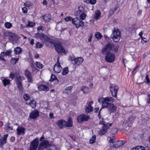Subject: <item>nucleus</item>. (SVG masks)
Here are the masks:
<instances>
[{
  "label": "nucleus",
  "instance_id": "1",
  "mask_svg": "<svg viewBox=\"0 0 150 150\" xmlns=\"http://www.w3.org/2000/svg\"><path fill=\"white\" fill-rule=\"evenodd\" d=\"M118 47L117 46L112 44L108 43L104 46L101 50V53L103 54H106L105 59V61L109 63L113 62L115 59V55L110 51L117 52L118 51Z\"/></svg>",
  "mask_w": 150,
  "mask_h": 150
},
{
  "label": "nucleus",
  "instance_id": "2",
  "mask_svg": "<svg viewBox=\"0 0 150 150\" xmlns=\"http://www.w3.org/2000/svg\"><path fill=\"white\" fill-rule=\"evenodd\" d=\"M45 42L46 44L47 42H49L50 43L53 45L54 46L55 50H56L58 54H61L62 53H65V51L64 49L62 47L60 43L59 42L53 40L50 38H45Z\"/></svg>",
  "mask_w": 150,
  "mask_h": 150
},
{
  "label": "nucleus",
  "instance_id": "3",
  "mask_svg": "<svg viewBox=\"0 0 150 150\" xmlns=\"http://www.w3.org/2000/svg\"><path fill=\"white\" fill-rule=\"evenodd\" d=\"M68 60L74 62L73 63L75 67H77L81 64L83 61V59L82 57H78L75 58L73 56H69Z\"/></svg>",
  "mask_w": 150,
  "mask_h": 150
},
{
  "label": "nucleus",
  "instance_id": "4",
  "mask_svg": "<svg viewBox=\"0 0 150 150\" xmlns=\"http://www.w3.org/2000/svg\"><path fill=\"white\" fill-rule=\"evenodd\" d=\"M102 103L103 108H107L114 101V99L110 97H107L104 98Z\"/></svg>",
  "mask_w": 150,
  "mask_h": 150
},
{
  "label": "nucleus",
  "instance_id": "5",
  "mask_svg": "<svg viewBox=\"0 0 150 150\" xmlns=\"http://www.w3.org/2000/svg\"><path fill=\"white\" fill-rule=\"evenodd\" d=\"M79 10L77 11L79 15L80 19L82 20L85 19L86 16V11L84 8L82 6H79Z\"/></svg>",
  "mask_w": 150,
  "mask_h": 150
},
{
  "label": "nucleus",
  "instance_id": "6",
  "mask_svg": "<svg viewBox=\"0 0 150 150\" xmlns=\"http://www.w3.org/2000/svg\"><path fill=\"white\" fill-rule=\"evenodd\" d=\"M119 87L117 85L111 84L110 85V91L112 96L117 97V94Z\"/></svg>",
  "mask_w": 150,
  "mask_h": 150
},
{
  "label": "nucleus",
  "instance_id": "7",
  "mask_svg": "<svg viewBox=\"0 0 150 150\" xmlns=\"http://www.w3.org/2000/svg\"><path fill=\"white\" fill-rule=\"evenodd\" d=\"M72 24L75 25L77 28L81 27H82L84 25L83 21L79 18L76 17L74 18L73 20Z\"/></svg>",
  "mask_w": 150,
  "mask_h": 150
},
{
  "label": "nucleus",
  "instance_id": "8",
  "mask_svg": "<svg viewBox=\"0 0 150 150\" xmlns=\"http://www.w3.org/2000/svg\"><path fill=\"white\" fill-rule=\"evenodd\" d=\"M39 144V140L35 138L32 141L30 145V150H35L37 148Z\"/></svg>",
  "mask_w": 150,
  "mask_h": 150
},
{
  "label": "nucleus",
  "instance_id": "9",
  "mask_svg": "<svg viewBox=\"0 0 150 150\" xmlns=\"http://www.w3.org/2000/svg\"><path fill=\"white\" fill-rule=\"evenodd\" d=\"M121 33L118 28H114L111 38H121Z\"/></svg>",
  "mask_w": 150,
  "mask_h": 150
},
{
  "label": "nucleus",
  "instance_id": "10",
  "mask_svg": "<svg viewBox=\"0 0 150 150\" xmlns=\"http://www.w3.org/2000/svg\"><path fill=\"white\" fill-rule=\"evenodd\" d=\"M89 117V116L83 114L77 117V120L79 122L82 123L84 121H87Z\"/></svg>",
  "mask_w": 150,
  "mask_h": 150
},
{
  "label": "nucleus",
  "instance_id": "11",
  "mask_svg": "<svg viewBox=\"0 0 150 150\" xmlns=\"http://www.w3.org/2000/svg\"><path fill=\"white\" fill-rule=\"evenodd\" d=\"M49 143L46 140H44L40 143L39 147L47 150V148L49 146Z\"/></svg>",
  "mask_w": 150,
  "mask_h": 150
},
{
  "label": "nucleus",
  "instance_id": "12",
  "mask_svg": "<svg viewBox=\"0 0 150 150\" xmlns=\"http://www.w3.org/2000/svg\"><path fill=\"white\" fill-rule=\"evenodd\" d=\"M8 136V134L4 135L3 137H1L0 134V150H3V146L4 144H5L6 142L7 137Z\"/></svg>",
  "mask_w": 150,
  "mask_h": 150
},
{
  "label": "nucleus",
  "instance_id": "13",
  "mask_svg": "<svg viewBox=\"0 0 150 150\" xmlns=\"http://www.w3.org/2000/svg\"><path fill=\"white\" fill-rule=\"evenodd\" d=\"M25 75L27 78L28 81L30 83L32 82L31 73L28 69H26L25 71Z\"/></svg>",
  "mask_w": 150,
  "mask_h": 150
},
{
  "label": "nucleus",
  "instance_id": "14",
  "mask_svg": "<svg viewBox=\"0 0 150 150\" xmlns=\"http://www.w3.org/2000/svg\"><path fill=\"white\" fill-rule=\"evenodd\" d=\"M39 115V113L37 110H35L30 114V118L35 119L37 118Z\"/></svg>",
  "mask_w": 150,
  "mask_h": 150
},
{
  "label": "nucleus",
  "instance_id": "15",
  "mask_svg": "<svg viewBox=\"0 0 150 150\" xmlns=\"http://www.w3.org/2000/svg\"><path fill=\"white\" fill-rule=\"evenodd\" d=\"M62 69L59 62L56 63L53 67V69L55 72L58 73L61 72Z\"/></svg>",
  "mask_w": 150,
  "mask_h": 150
},
{
  "label": "nucleus",
  "instance_id": "16",
  "mask_svg": "<svg viewBox=\"0 0 150 150\" xmlns=\"http://www.w3.org/2000/svg\"><path fill=\"white\" fill-rule=\"evenodd\" d=\"M109 128L108 125H104L103 126L102 129H100L99 132L100 135H103L105 134L107 131V129Z\"/></svg>",
  "mask_w": 150,
  "mask_h": 150
},
{
  "label": "nucleus",
  "instance_id": "17",
  "mask_svg": "<svg viewBox=\"0 0 150 150\" xmlns=\"http://www.w3.org/2000/svg\"><path fill=\"white\" fill-rule=\"evenodd\" d=\"M17 135H23L25 134V129L23 127H18L16 129Z\"/></svg>",
  "mask_w": 150,
  "mask_h": 150
},
{
  "label": "nucleus",
  "instance_id": "18",
  "mask_svg": "<svg viewBox=\"0 0 150 150\" xmlns=\"http://www.w3.org/2000/svg\"><path fill=\"white\" fill-rule=\"evenodd\" d=\"M38 88L40 91H48L49 90V88L48 86L44 85H38Z\"/></svg>",
  "mask_w": 150,
  "mask_h": 150
},
{
  "label": "nucleus",
  "instance_id": "19",
  "mask_svg": "<svg viewBox=\"0 0 150 150\" xmlns=\"http://www.w3.org/2000/svg\"><path fill=\"white\" fill-rule=\"evenodd\" d=\"M4 36L5 37H8V38H18V36L14 33L11 32H6L4 34Z\"/></svg>",
  "mask_w": 150,
  "mask_h": 150
},
{
  "label": "nucleus",
  "instance_id": "20",
  "mask_svg": "<svg viewBox=\"0 0 150 150\" xmlns=\"http://www.w3.org/2000/svg\"><path fill=\"white\" fill-rule=\"evenodd\" d=\"M125 143V141L120 140L115 142L114 144L112 146V147L113 148L118 147L122 146Z\"/></svg>",
  "mask_w": 150,
  "mask_h": 150
},
{
  "label": "nucleus",
  "instance_id": "21",
  "mask_svg": "<svg viewBox=\"0 0 150 150\" xmlns=\"http://www.w3.org/2000/svg\"><path fill=\"white\" fill-rule=\"evenodd\" d=\"M65 121L64 120H59L57 123V126L61 128H63L65 126Z\"/></svg>",
  "mask_w": 150,
  "mask_h": 150
},
{
  "label": "nucleus",
  "instance_id": "22",
  "mask_svg": "<svg viewBox=\"0 0 150 150\" xmlns=\"http://www.w3.org/2000/svg\"><path fill=\"white\" fill-rule=\"evenodd\" d=\"M43 18L45 23L47 22L51 19V16L49 14H46L42 16Z\"/></svg>",
  "mask_w": 150,
  "mask_h": 150
},
{
  "label": "nucleus",
  "instance_id": "23",
  "mask_svg": "<svg viewBox=\"0 0 150 150\" xmlns=\"http://www.w3.org/2000/svg\"><path fill=\"white\" fill-rule=\"evenodd\" d=\"M72 88V86H70L67 87L63 90V93L69 95L71 93V89Z\"/></svg>",
  "mask_w": 150,
  "mask_h": 150
},
{
  "label": "nucleus",
  "instance_id": "24",
  "mask_svg": "<svg viewBox=\"0 0 150 150\" xmlns=\"http://www.w3.org/2000/svg\"><path fill=\"white\" fill-rule=\"evenodd\" d=\"M12 52V50L11 49H9V50H7L6 52H2L1 53V55L2 57L5 56H11V52Z\"/></svg>",
  "mask_w": 150,
  "mask_h": 150
},
{
  "label": "nucleus",
  "instance_id": "25",
  "mask_svg": "<svg viewBox=\"0 0 150 150\" xmlns=\"http://www.w3.org/2000/svg\"><path fill=\"white\" fill-rule=\"evenodd\" d=\"M1 79L4 86L9 85L10 83V81L9 79H5L4 77L2 78Z\"/></svg>",
  "mask_w": 150,
  "mask_h": 150
},
{
  "label": "nucleus",
  "instance_id": "26",
  "mask_svg": "<svg viewBox=\"0 0 150 150\" xmlns=\"http://www.w3.org/2000/svg\"><path fill=\"white\" fill-rule=\"evenodd\" d=\"M109 110L112 111V112H115L116 110V107L112 103L107 108Z\"/></svg>",
  "mask_w": 150,
  "mask_h": 150
},
{
  "label": "nucleus",
  "instance_id": "27",
  "mask_svg": "<svg viewBox=\"0 0 150 150\" xmlns=\"http://www.w3.org/2000/svg\"><path fill=\"white\" fill-rule=\"evenodd\" d=\"M65 127H71L72 126V121L71 118H69L67 121H65Z\"/></svg>",
  "mask_w": 150,
  "mask_h": 150
},
{
  "label": "nucleus",
  "instance_id": "28",
  "mask_svg": "<svg viewBox=\"0 0 150 150\" xmlns=\"http://www.w3.org/2000/svg\"><path fill=\"white\" fill-rule=\"evenodd\" d=\"M15 54H19L22 52V50L19 47H17L15 48L14 49Z\"/></svg>",
  "mask_w": 150,
  "mask_h": 150
},
{
  "label": "nucleus",
  "instance_id": "29",
  "mask_svg": "<svg viewBox=\"0 0 150 150\" xmlns=\"http://www.w3.org/2000/svg\"><path fill=\"white\" fill-rule=\"evenodd\" d=\"M101 15L100 11L99 10H97L95 12L94 18L96 20L98 19Z\"/></svg>",
  "mask_w": 150,
  "mask_h": 150
},
{
  "label": "nucleus",
  "instance_id": "30",
  "mask_svg": "<svg viewBox=\"0 0 150 150\" xmlns=\"http://www.w3.org/2000/svg\"><path fill=\"white\" fill-rule=\"evenodd\" d=\"M55 80L57 83H58L59 80L57 79V77L56 76L52 74L51 75V78L50 80V81H53L54 80Z\"/></svg>",
  "mask_w": 150,
  "mask_h": 150
},
{
  "label": "nucleus",
  "instance_id": "31",
  "mask_svg": "<svg viewBox=\"0 0 150 150\" xmlns=\"http://www.w3.org/2000/svg\"><path fill=\"white\" fill-rule=\"evenodd\" d=\"M132 150H146L145 148L141 146H138L132 149Z\"/></svg>",
  "mask_w": 150,
  "mask_h": 150
},
{
  "label": "nucleus",
  "instance_id": "32",
  "mask_svg": "<svg viewBox=\"0 0 150 150\" xmlns=\"http://www.w3.org/2000/svg\"><path fill=\"white\" fill-rule=\"evenodd\" d=\"M93 110V108H89L88 106H86L85 108V112L86 114H88L92 111Z\"/></svg>",
  "mask_w": 150,
  "mask_h": 150
},
{
  "label": "nucleus",
  "instance_id": "33",
  "mask_svg": "<svg viewBox=\"0 0 150 150\" xmlns=\"http://www.w3.org/2000/svg\"><path fill=\"white\" fill-rule=\"evenodd\" d=\"M18 60V58H15L12 57L11 59V61L13 64L15 65L17 62Z\"/></svg>",
  "mask_w": 150,
  "mask_h": 150
},
{
  "label": "nucleus",
  "instance_id": "34",
  "mask_svg": "<svg viewBox=\"0 0 150 150\" xmlns=\"http://www.w3.org/2000/svg\"><path fill=\"white\" fill-rule=\"evenodd\" d=\"M16 81H21L24 79V77L23 76H20L19 75L18 76L16 75Z\"/></svg>",
  "mask_w": 150,
  "mask_h": 150
},
{
  "label": "nucleus",
  "instance_id": "35",
  "mask_svg": "<svg viewBox=\"0 0 150 150\" xmlns=\"http://www.w3.org/2000/svg\"><path fill=\"white\" fill-rule=\"evenodd\" d=\"M96 136L95 135H93L89 141V143L92 144L95 142Z\"/></svg>",
  "mask_w": 150,
  "mask_h": 150
},
{
  "label": "nucleus",
  "instance_id": "36",
  "mask_svg": "<svg viewBox=\"0 0 150 150\" xmlns=\"http://www.w3.org/2000/svg\"><path fill=\"white\" fill-rule=\"evenodd\" d=\"M29 104L32 108H34L36 106V101L34 100H32L30 102Z\"/></svg>",
  "mask_w": 150,
  "mask_h": 150
},
{
  "label": "nucleus",
  "instance_id": "37",
  "mask_svg": "<svg viewBox=\"0 0 150 150\" xmlns=\"http://www.w3.org/2000/svg\"><path fill=\"white\" fill-rule=\"evenodd\" d=\"M16 82L18 85V88L20 90L22 91L23 90V87L21 82L18 81H16Z\"/></svg>",
  "mask_w": 150,
  "mask_h": 150
},
{
  "label": "nucleus",
  "instance_id": "38",
  "mask_svg": "<svg viewBox=\"0 0 150 150\" xmlns=\"http://www.w3.org/2000/svg\"><path fill=\"white\" fill-rule=\"evenodd\" d=\"M36 66L39 69H41L43 67V65L40 62H37L35 63Z\"/></svg>",
  "mask_w": 150,
  "mask_h": 150
},
{
  "label": "nucleus",
  "instance_id": "39",
  "mask_svg": "<svg viewBox=\"0 0 150 150\" xmlns=\"http://www.w3.org/2000/svg\"><path fill=\"white\" fill-rule=\"evenodd\" d=\"M35 25L34 23H33L30 21H28V24L26 25V27H32Z\"/></svg>",
  "mask_w": 150,
  "mask_h": 150
},
{
  "label": "nucleus",
  "instance_id": "40",
  "mask_svg": "<svg viewBox=\"0 0 150 150\" xmlns=\"http://www.w3.org/2000/svg\"><path fill=\"white\" fill-rule=\"evenodd\" d=\"M36 35L38 38H48V36L42 33H38Z\"/></svg>",
  "mask_w": 150,
  "mask_h": 150
},
{
  "label": "nucleus",
  "instance_id": "41",
  "mask_svg": "<svg viewBox=\"0 0 150 150\" xmlns=\"http://www.w3.org/2000/svg\"><path fill=\"white\" fill-rule=\"evenodd\" d=\"M81 90L83 91L84 93H86L88 91L89 88L88 87L84 86L81 89Z\"/></svg>",
  "mask_w": 150,
  "mask_h": 150
},
{
  "label": "nucleus",
  "instance_id": "42",
  "mask_svg": "<svg viewBox=\"0 0 150 150\" xmlns=\"http://www.w3.org/2000/svg\"><path fill=\"white\" fill-rule=\"evenodd\" d=\"M74 20V18H72L70 16L64 18L65 21L66 22L69 21H71L72 23H73V20Z\"/></svg>",
  "mask_w": 150,
  "mask_h": 150
},
{
  "label": "nucleus",
  "instance_id": "43",
  "mask_svg": "<svg viewBox=\"0 0 150 150\" xmlns=\"http://www.w3.org/2000/svg\"><path fill=\"white\" fill-rule=\"evenodd\" d=\"M68 68L67 67H65L63 69L62 74L63 75H65L68 73Z\"/></svg>",
  "mask_w": 150,
  "mask_h": 150
},
{
  "label": "nucleus",
  "instance_id": "44",
  "mask_svg": "<svg viewBox=\"0 0 150 150\" xmlns=\"http://www.w3.org/2000/svg\"><path fill=\"white\" fill-rule=\"evenodd\" d=\"M5 26L7 28H10L12 27V25L11 23L7 22L5 23Z\"/></svg>",
  "mask_w": 150,
  "mask_h": 150
},
{
  "label": "nucleus",
  "instance_id": "45",
  "mask_svg": "<svg viewBox=\"0 0 150 150\" xmlns=\"http://www.w3.org/2000/svg\"><path fill=\"white\" fill-rule=\"evenodd\" d=\"M96 38H102V35L101 33L99 32H96L95 34Z\"/></svg>",
  "mask_w": 150,
  "mask_h": 150
},
{
  "label": "nucleus",
  "instance_id": "46",
  "mask_svg": "<svg viewBox=\"0 0 150 150\" xmlns=\"http://www.w3.org/2000/svg\"><path fill=\"white\" fill-rule=\"evenodd\" d=\"M117 128H113L111 129L110 132L112 134H114L117 132Z\"/></svg>",
  "mask_w": 150,
  "mask_h": 150
},
{
  "label": "nucleus",
  "instance_id": "47",
  "mask_svg": "<svg viewBox=\"0 0 150 150\" xmlns=\"http://www.w3.org/2000/svg\"><path fill=\"white\" fill-rule=\"evenodd\" d=\"M23 98L26 101L29 99L30 96L28 94H25L23 96Z\"/></svg>",
  "mask_w": 150,
  "mask_h": 150
},
{
  "label": "nucleus",
  "instance_id": "48",
  "mask_svg": "<svg viewBox=\"0 0 150 150\" xmlns=\"http://www.w3.org/2000/svg\"><path fill=\"white\" fill-rule=\"evenodd\" d=\"M115 11H114V9L113 8H111L109 12V14L108 16V17H110L112 15H113V14L114 12Z\"/></svg>",
  "mask_w": 150,
  "mask_h": 150
},
{
  "label": "nucleus",
  "instance_id": "49",
  "mask_svg": "<svg viewBox=\"0 0 150 150\" xmlns=\"http://www.w3.org/2000/svg\"><path fill=\"white\" fill-rule=\"evenodd\" d=\"M42 45L40 42H37L36 45V47L37 48H40L42 47Z\"/></svg>",
  "mask_w": 150,
  "mask_h": 150
},
{
  "label": "nucleus",
  "instance_id": "50",
  "mask_svg": "<svg viewBox=\"0 0 150 150\" xmlns=\"http://www.w3.org/2000/svg\"><path fill=\"white\" fill-rule=\"evenodd\" d=\"M96 0H90L89 1L88 0V3H90L92 4H94L96 3Z\"/></svg>",
  "mask_w": 150,
  "mask_h": 150
},
{
  "label": "nucleus",
  "instance_id": "51",
  "mask_svg": "<svg viewBox=\"0 0 150 150\" xmlns=\"http://www.w3.org/2000/svg\"><path fill=\"white\" fill-rule=\"evenodd\" d=\"M108 140L110 143H114L115 142L114 141V139H112L111 137H108Z\"/></svg>",
  "mask_w": 150,
  "mask_h": 150
},
{
  "label": "nucleus",
  "instance_id": "52",
  "mask_svg": "<svg viewBox=\"0 0 150 150\" xmlns=\"http://www.w3.org/2000/svg\"><path fill=\"white\" fill-rule=\"evenodd\" d=\"M93 101H91L89 102H88L87 103V106L88 107H89V108L91 107H93L91 105L92 104H93Z\"/></svg>",
  "mask_w": 150,
  "mask_h": 150
},
{
  "label": "nucleus",
  "instance_id": "53",
  "mask_svg": "<svg viewBox=\"0 0 150 150\" xmlns=\"http://www.w3.org/2000/svg\"><path fill=\"white\" fill-rule=\"evenodd\" d=\"M15 77V75L13 73H10L9 76V77L10 78H11V79H13Z\"/></svg>",
  "mask_w": 150,
  "mask_h": 150
},
{
  "label": "nucleus",
  "instance_id": "54",
  "mask_svg": "<svg viewBox=\"0 0 150 150\" xmlns=\"http://www.w3.org/2000/svg\"><path fill=\"white\" fill-rule=\"evenodd\" d=\"M139 67V65L137 66L132 71V73L135 74L136 73L135 71Z\"/></svg>",
  "mask_w": 150,
  "mask_h": 150
},
{
  "label": "nucleus",
  "instance_id": "55",
  "mask_svg": "<svg viewBox=\"0 0 150 150\" xmlns=\"http://www.w3.org/2000/svg\"><path fill=\"white\" fill-rule=\"evenodd\" d=\"M23 12L24 13H25L27 12V9L25 7H24L22 8Z\"/></svg>",
  "mask_w": 150,
  "mask_h": 150
},
{
  "label": "nucleus",
  "instance_id": "56",
  "mask_svg": "<svg viewBox=\"0 0 150 150\" xmlns=\"http://www.w3.org/2000/svg\"><path fill=\"white\" fill-rule=\"evenodd\" d=\"M104 100V98H100L98 99V101L100 103H102H102H103Z\"/></svg>",
  "mask_w": 150,
  "mask_h": 150
},
{
  "label": "nucleus",
  "instance_id": "57",
  "mask_svg": "<svg viewBox=\"0 0 150 150\" xmlns=\"http://www.w3.org/2000/svg\"><path fill=\"white\" fill-rule=\"evenodd\" d=\"M141 42L143 43H146L147 42V40L146 38H141Z\"/></svg>",
  "mask_w": 150,
  "mask_h": 150
},
{
  "label": "nucleus",
  "instance_id": "58",
  "mask_svg": "<svg viewBox=\"0 0 150 150\" xmlns=\"http://www.w3.org/2000/svg\"><path fill=\"white\" fill-rule=\"evenodd\" d=\"M44 28L42 26L38 27V28L37 30H42L43 31L44 30Z\"/></svg>",
  "mask_w": 150,
  "mask_h": 150
},
{
  "label": "nucleus",
  "instance_id": "59",
  "mask_svg": "<svg viewBox=\"0 0 150 150\" xmlns=\"http://www.w3.org/2000/svg\"><path fill=\"white\" fill-rule=\"evenodd\" d=\"M146 79L147 81V82L148 83H149L150 82V81L149 79V77L148 75L147 74L146 75Z\"/></svg>",
  "mask_w": 150,
  "mask_h": 150
},
{
  "label": "nucleus",
  "instance_id": "60",
  "mask_svg": "<svg viewBox=\"0 0 150 150\" xmlns=\"http://www.w3.org/2000/svg\"><path fill=\"white\" fill-rule=\"evenodd\" d=\"M114 42H118L120 38H112Z\"/></svg>",
  "mask_w": 150,
  "mask_h": 150
},
{
  "label": "nucleus",
  "instance_id": "61",
  "mask_svg": "<svg viewBox=\"0 0 150 150\" xmlns=\"http://www.w3.org/2000/svg\"><path fill=\"white\" fill-rule=\"evenodd\" d=\"M147 102L148 103H150V94L148 96V98L147 100Z\"/></svg>",
  "mask_w": 150,
  "mask_h": 150
},
{
  "label": "nucleus",
  "instance_id": "62",
  "mask_svg": "<svg viewBox=\"0 0 150 150\" xmlns=\"http://www.w3.org/2000/svg\"><path fill=\"white\" fill-rule=\"evenodd\" d=\"M99 124H103V126H104V125H107V124H105V122L103 121H101L99 122Z\"/></svg>",
  "mask_w": 150,
  "mask_h": 150
},
{
  "label": "nucleus",
  "instance_id": "63",
  "mask_svg": "<svg viewBox=\"0 0 150 150\" xmlns=\"http://www.w3.org/2000/svg\"><path fill=\"white\" fill-rule=\"evenodd\" d=\"M49 116L51 119H52L54 118L53 113H50L49 114Z\"/></svg>",
  "mask_w": 150,
  "mask_h": 150
},
{
  "label": "nucleus",
  "instance_id": "64",
  "mask_svg": "<svg viewBox=\"0 0 150 150\" xmlns=\"http://www.w3.org/2000/svg\"><path fill=\"white\" fill-rule=\"evenodd\" d=\"M42 3L44 5H47V2L46 0H44Z\"/></svg>",
  "mask_w": 150,
  "mask_h": 150
}]
</instances>
